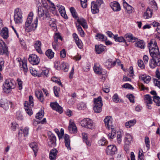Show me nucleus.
<instances>
[{"mask_svg": "<svg viewBox=\"0 0 160 160\" xmlns=\"http://www.w3.org/2000/svg\"><path fill=\"white\" fill-rule=\"evenodd\" d=\"M112 100L114 102L118 103L119 102V98L118 95L116 93L112 97Z\"/></svg>", "mask_w": 160, "mask_h": 160, "instance_id": "603ef678", "label": "nucleus"}, {"mask_svg": "<svg viewBox=\"0 0 160 160\" xmlns=\"http://www.w3.org/2000/svg\"><path fill=\"white\" fill-rule=\"evenodd\" d=\"M36 96L38 98V99L42 102L44 101V98L43 95L41 91H37L35 92Z\"/></svg>", "mask_w": 160, "mask_h": 160, "instance_id": "72a5a7b5", "label": "nucleus"}, {"mask_svg": "<svg viewBox=\"0 0 160 160\" xmlns=\"http://www.w3.org/2000/svg\"><path fill=\"white\" fill-rule=\"evenodd\" d=\"M105 65L108 68H110L112 67V61L111 60H108L105 63Z\"/></svg>", "mask_w": 160, "mask_h": 160, "instance_id": "69168bd1", "label": "nucleus"}, {"mask_svg": "<svg viewBox=\"0 0 160 160\" xmlns=\"http://www.w3.org/2000/svg\"><path fill=\"white\" fill-rule=\"evenodd\" d=\"M0 35L4 39L8 38L9 36L8 28L6 27L3 28L0 32Z\"/></svg>", "mask_w": 160, "mask_h": 160, "instance_id": "412c9836", "label": "nucleus"}, {"mask_svg": "<svg viewBox=\"0 0 160 160\" xmlns=\"http://www.w3.org/2000/svg\"><path fill=\"white\" fill-rule=\"evenodd\" d=\"M48 20L49 21L48 22L49 24L50 27L54 28H55L56 27L55 19L50 18Z\"/></svg>", "mask_w": 160, "mask_h": 160, "instance_id": "79ce46f5", "label": "nucleus"}, {"mask_svg": "<svg viewBox=\"0 0 160 160\" xmlns=\"http://www.w3.org/2000/svg\"><path fill=\"white\" fill-rule=\"evenodd\" d=\"M145 102L146 104H152V102L151 97L149 95L147 94L145 95Z\"/></svg>", "mask_w": 160, "mask_h": 160, "instance_id": "49530a36", "label": "nucleus"}, {"mask_svg": "<svg viewBox=\"0 0 160 160\" xmlns=\"http://www.w3.org/2000/svg\"><path fill=\"white\" fill-rule=\"evenodd\" d=\"M23 133L24 136H27L28 133V128L25 127L24 129H21L18 132V134L19 136Z\"/></svg>", "mask_w": 160, "mask_h": 160, "instance_id": "58836bf2", "label": "nucleus"}, {"mask_svg": "<svg viewBox=\"0 0 160 160\" xmlns=\"http://www.w3.org/2000/svg\"><path fill=\"white\" fill-rule=\"evenodd\" d=\"M38 14L40 18L45 20H48L51 18L48 9H44L42 7H39L38 9Z\"/></svg>", "mask_w": 160, "mask_h": 160, "instance_id": "0eeeda50", "label": "nucleus"}, {"mask_svg": "<svg viewBox=\"0 0 160 160\" xmlns=\"http://www.w3.org/2000/svg\"><path fill=\"white\" fill-rule=\"evenodd\" d=\"M78 47L80 49L82 48V41L79 39H78L75 41Z\"/></svg>", "mask_w": 160, "mask_h": 160, "instance_id": "13d9d810", "label": "nucleus"}, {"mask_svg": "<svg viewBox=\"0 0 160 160\" xmlns=\"http://www.w3.org/2000/svg\"><path fill=\"white\" fill-rule=\"evenodd\" d=\"M62 69L65 72H67L68 70L69 66L68 64L66 63H63L61 65Z\"/></svg>", "mask_w": 160, "mask_h": 160, "instance_id": "3c124183", "label": "nucleus"}, {"mask_svg": "<svg viewBox=\"0 0 160 160\" xmlns=\"http://www.w3.org/2000/svg\"><path fill=\"white\" fill-rule=\"evenodd\" d=\"M68 129L69 132L71 133H76L77 132V128L75 124L72 122L70 121L69 126Z\"/></svg>", "mask_w": 160, "mask_h": 160, "instance_id": "dca6fc26", "label": "nucleus"}, {"mask_svg": "<svg viewBox=\"0 0 160 160\" xmlns=\"http://www.w3.org/2000/svg\"><path fill=\"white\" fill-rule=\"evenodd\" d=\"M8 54V48L5 42L2 41L0 42V55Z\"/></svg>", "mask_w": 160, "mask_h": 160, "instance_id": "f8f14e48", "label": "nucleus"}, {"mask_svg": "<svg viewBox=\"0 0 160 160\" xmlns=\"http://www.w3.org/2000/svg\"><path fill=\"white\" fill-rule=\"evenodd\" d=\"M70 12L73 18H78L77 14L74 8L72 7L70 8Z\"/></svg>", "mask_w": 160, "mask_h": 160, "instance_id": "8fccbe9b", "label": "nucleus"}, {"mask_svg": "<svg viewBox=\"0 0 160 160\" xmlns=\"http://www.w3.org/2000/svg\"><path fill=\"white\" fill-rule=\"evenodd\" d=\"M14 21L16 23H20L22 22V12L21 9L17 8L14 11Z\"/></svg>", "mask_w": 160, "mask_h": 160, "instance_id": "1a4fd4ad", "label": "nucleus"}, {"mask_svg": "<svg viewBox=\"0 0 160 160\" xmlns=\"http://www.w3.org/2000/svg\"><path fill=\"white\" fill-rule=\"evenodd\" d=\"M50 106L53 109L59 112L60 113L62 112V108L57 102L51 103Z\"/></svg>", "mask_w": 160, "mask_h": 160, "instance_id": "ddd939ff", "label": "nucleus"}, {"mask_svg": "<svg viewBox=\"0 0 160 160\" xmlns=\"http://www.w3.org/2000/svg\"><path fill=\"white\" fill-rule=\"evenodd\" d=\"M41 1L43 8H44L45 9H48V8H49V7L46 0H41Z\"/></svg>", "mask_w": 160, "mask_h": 160, "instance_id": "5fc2aeb1", "label": "nucleus"}, {"mask_svg": "<svg viewBox=\"0 0 160 160\" xmlns=\"http://www.w3.org/2000/svg\"><path fill=\"white\" fill-rule=\"evenodd\" d=\"M117 34L115 35L114 36V38L115 41L116 42H124L125 41L124 38L122 37H118Z\"/></svg>", "mask_w": 160, "mask_h": 160, "instance_id": "a18cd8bd", "label": "nucleus"}, {"mask_svg": "<svg viewBox=\"0 0 160 160\" xmlns=\"http://www.w3.org/2000/svg\"><path fill=\"white\" fill-rule=\"evenodd\" d=\"M153 11L152 9H150L149 8H148L143 16V18L145 19H148L151 18L152 16V11Z\"/></svg>", "mask_w": 160, "mask_h": 160, "instance_id": "bb28decb", "label": "nucleus"}, {"mask_svg": "<svg viewBox=\"0 0 160 160\" xmlns=\"http://www.w3.org/2000/svg\"><path fill=\"white\" fill-rule=\"evenodd\" d=\"M112 118L110 117L107 116L104 120L105 126L108 129H110L112 126Z\"/></svg>", "mask_w": 160, "mask_h": 160, "instance_id": "aec40b11", "label": "nucleus"}, {"mask_svg": "<svg viewBox=\"0 0 160 160\" xmlns=\"http://www.w3.org/2000/svg\"><path fill=\"white\" fill-rule=\"evenodd\" d=\"M122 87L125 88H128L130 89H133V88L132 86L129 83H126L122 86Z\"/></svg>", "mask_w": 160, "mask_h": 160, "instance_id": "e2e57ef3", "label": "nucleus"}, {"mask_svg": "<svg viewBox=\"0 0 160 160\" xmlns=\"http://www.w3.org/2000/svg\"><path fill=\"white\" fill-rule=\"evenodd\" d=\"M152 59L150 60L149 66L152 68H154L156 66H160V54L151 56Z\"/></svg>", "mask_w": 160, "mask_h": 160, "instance_id": "20e7f679", "label": "nucleus"}, {"mask_svg": "<svg viewBox=\"0 0 160 160\" xmlns=\"http://www.w3.org/2000/svg\"><path fill=\"white\" fill-rule=\"evenodd\" d=\"M46 55L50 59L52 58L54 56V53L51 49H49L46 51L45 52Z\"/></svg>", "mask_w": 160, "mask_h": 160, "instance_id": "4c0bfd02", "label": "nucleus"}, {"mask_svg": "<svg viewBox=\"0 0 160 160\" xmlns=\"http://www.w3.org/2000/svg\"><path fill=\"white\" fill-rule=\"evenodd\" d=\"M57 7L58 8L61 15L64 18L66 19H68V17L66 13L64 7L59 4L57 5Z\"/></svg>", "mask_w": 160, "mask_h": 160, "instance_id": "f3484780", "label": "nucleus"}, {"mask_svg": "<svg viewBox=\"0 0 160 160\" xmlns=\"http://www.w3.org/2000/svg\"><path fill=\"white\" fill-rule=\"evenodd\" d=\"M77 28L78 31L80 32V35L82 36L84 35V33L82 30V28L80 25L77 26Z\"/></svg>", "mask_w": 160, "mask_h": 160, "instance_id": "338daca9", "label": "nucleus"}, {"mask_svg": "<svg viewBox=\"0 0 160 160\" xmlns=\"http://www.w3.org/2000/svg\"><path fill=\"white\" fill-rule=\"evenodd\" d=\"M126 38L129 42H134L137 41L138 39L135 37L133 36L132 34H127L125 35Z\"/></svg>", "mask_w": 160, "mask_h": 160, "instance_id": "393cba45", "label": "nucleus"}, {"mask_svg": "<svg viewBox=\"0 0 160 160\" xmlns=\"http://www.w3.org/2000/svg\"><path fill=\"white\" fill-rule=\"evenodd\" d=\"M49 72V70L47 68H42V72L39 73V75H38V77H47L48 76Z\"/></svg>", "mask_w": 160, "mask_h": 160, "instance_id": "c756f323", "label": "nucleus"}, {"mask_svg": "<svg viewBox=\"0 0 160 160\" xmlns=\"http://www.w3.org/2000/svg\"><path fill=\"white\" fill-rule=\"evenodd\" d=\"M64 139L66 147L68 150H71L70 140L69 136L67 134H65L64 137Z\"/></svg>", "mask_w": 160, "mask_h": 160, "instance_id": "a878e982", "label": "nucleus"}, {"mask_svg": "<svg viewBox=\"0 0 160 160\" xmlns=\"http://www.w3.org/2000/svg\"><path fill=\"white\" fill-rule=\"evenodd\" d=\"M12 103L10 101H6L0 103V107L5 110L8 109L10 106L12 108Z\"/></svg>", "mask_w": 160, "mask_h": 160, "instance_id": "5701e85b", "label": "nucleus"}, {"mask_svg": "<svg viewBox=\"0 0 160 160\" xmlns=\"http://www.w3.org/2000/svg\"><path fill=\"white\" fill-rule=\"evenodd\" d=\"M138 65L139 67L141 69L144 68H145V65L142 61L141 60H139L138 62Z\"/></svg>", "mask_w": 160, "mask_h": 160, "instance_id": "bf43d9fd", "label": "nucleus"}, {"mask_svg": "<svg viewBox=\"0 0 160 160\" xmlns=\"http://www.w3.org/2000/svg\"><path fill=\"white\" fill-rule=\"evenodd\" d=\"M139 78L144 81V83H148L151 80V77L149 76L146 75H141L139 76Z\"/></svg>", "mask_w": 160, "mask_h": 160, "instance_id": "7c9ffc66", "label": "nucleus"}, {"mask_svg": "<svg viewBox=\"0 0 160 160\" xmlns=\"http://www.w3.org/2000/svg\"><path fill=\"white\" fill-rule=\"evenodd\" d=\"M117 133V142L118 143L120 144L122 141L121 132H118Z\"/></svg>", "mask_w": 160, "mask_h": 160, "instance_id": "052dcab7", "label": "nucleus"}, {"mask_svg": "<svg viewBox=\"0 0 160 160\" xmlns=\"http://www.w3.org/2000/svg\"><path fill=\"white\" fill-rule=\"evenodd\" d=\"M77 22L80 24L84 28H87V23L86 20L84 19L83 18L80 19L78 18L77 19Z\"/></svg>", "mask_w": 160, "mask_h": 160, "instance_id": "c9c22d12", "label": "nucleus"}, {"mask_svg": "<svg viewBox=\"0 0 160 160\" xmlns=\"http://www.w3.org/2000/svg\"><path fill=\"white\" fill-rule=\"evenodd\" d=\"M127 97L129 99L131 102L132 103L134 102V96L132 94L128 95Z\"/></svg>", "mask_w": 160, "mask_h": 160, "instance_id": "0e129e2a", "label": "nucleus"}, {"mask_svg": "<svg viewBox=\"0 0 160 160\" xmlns=\"http://www.w3.org/2000/svg\"><path fill=\"white\" fill-rule=\"evenodd\" d=\"M16 60L19 62L20 66L23 68L25 72H27L28 69L27 62L26 61H22L21 58H18Z\"/></svg>", "mask_w": 160, "mask_h": 160, "instance_id": "4468645a", "label": "nucleus"}, {"mask_svg": "<svg viewBox=\"0 0 160 160\" xmlns=\"http://www.w3.org/2000/svg\"><path fill=\"white\" fill-rule=\"evenodd\" d=\"M105 48V47L101 44L96 45L95 46V50L96 53L99 54L103 52Z\"/></svg>", "mask_w": 160, "mask_h": 160, "instance_id": "b1692460", "label": "nucleus"}, {"mask_svg": "<svg viewBox=\"0 0 160 160\" xmlns=\"http://www.w3.org/2000/svg\"><path fill=\"white\" fill-rule=\"evenodd\" d=\"M93 110L96 113H100L102 111V107L103 105L102 98L100 96L94 99Z\"/></svg>", "mask_w": 160, "mask_h": 160, "instance_id": "7ed1b4c3", "label": "nucleus"}, {"mask_svg": "<svg viewBox=\"0 0 160 160\" xmlns=\"http://www.w3.org/2000/svg\"><path fill=\"white\" fill-rule=\"evenodd\" d=\"M44 112L43 111L41 110L40 112L37 113L36 115V118L37 119L40 120L44 116Z\"/></svg>", "mask_w": 160, "mask_h": 160, "instance_id": "09e8293b", "label": "nucleus"}, {"mask_svg": "<svg viewBox=\"0 0 160 160\" xmlns=\"http://www.w3.org/2000/svg\"><path fill=\"white\" fill-rule=\"evenodd\" d=\"M55 96L56 97H58L59 94L58 91H59V88L56 87H54L53 88Z\"/></svg>", "mask_w": 160, "mask_h": 160, "instance_id": "680f3d73", "label": "nucleus"}, {"mask_svg": "<svg viewBox=\"0 0 160 160\" xmlns=\"http://www.w3.org/2000/svg\"><path fill=\"white\" fill-rule=\"evenodd\" d=\"M18 127V125L16 122L12 123L11 128L12 130L13 131L15 130L16 128Z\"/></svg>", "mask_w": 160, "mask_h": 160, "instance_id": "774afa93", "label": "nucleus"}, {"mask_svg": "<svg viewBox=\"0 0 160 160\" xmlns=\"http://www.w3.org/2000/svg\"><path fill=\"white\" fill-rule=\"evenodd\" d=\"M34 47L38 53L41 54L42 51L41 50V42L40 41H36L34 42Z\"/></svg>", "mask_w": 160, "mask_h": 160, "instance_id": "4be33fe9", "label": "nucleus"}, {"mask_svg": "<svg viewBox=\"0 0 160 160\" xmlns=\"http://www.w3.org/2000/svg\"><path fill=\"white\" fill-rule=\"evenodd\" d=\"M132 140V137L129 134H126L125 138V142L127 144L130 143Z\"/></svg>", "mask_w": 160, "mask_h": 160, "instance_id": "a19ab883", "label": "nucleus"}, {"mask_svg": "<svg viewBox=\"0 0 160 160\" xmlns=\"http://www.w3.org/2000/svg\"><path fill=\"white\" fill-rule=\"evenodd\" d=\"M145 142L146 147L148 149L150 148V141L149 138L148 137H146L145 138Z\"/></svg>", "mask_w": 160, "mask_h": 160, "instance_id": "4d7b16f0", "label": "nucleus"}, {"mask_svg": "<svg viewBox=\"0 0 160 160\" xmlns=\"http://www.w3.org/2000/svg\"><path fill=\"white\" fill-rule=\"evenodd\" d=\"M28 59L29 62L33 65H37L40 62L39 57L35 54L30 55Z\"/></svg>", "mask_w": 160, "mask_h": 160, "instance_id": "9b49d317", "label": "nucleus"}, {"mask_svg": "<svg viewBox=\"0 0 160 160\" xmlns=\"http://www.w3.org/2000/svg\"><path fill=\"white\" fill-rule=\"evenodd\" d=\"M29 146L33 151L35 156L38 149L37 144L36 142H32L30 143Z\"/></svg>", "mask_w": 160, "mask_h": 160, "instance_id": "2f4dec72", "label": "nucleus"}, {"mask_svg": "<svg viewBox=\"0 0 160 160\" xmlns=\"http://www.w3.org/2000/svg\"><path fill=\"white\" fill-rule=\"evenodd\" d=\"M49 140L48 142V145L50 147H54L56 145V139L53 134H52L50 135Z\"/></svg>", "mask_w": 160, "mask_h": 160, "instance_id": "6ab92c4d", "label": "nucleus"}, {"mask_svg": "<svg viewBox=\"0 0 160 160\" xmlns=\"http://www.w3.org/2000/svg\"><path fill=\"white\" fill-rule=\"evenodd\" d=\"M106 152L108 155H113L117 152V149L116 146L114 145H109L107 148Z\"/></svg>", "mask_w": 160, "mask_h": 160, "instance_id": "9d476101", "label": "nucleus"}, {"mask_svg": "<svg viewBox=\"0 0 160 160\" xmlns=\"http://www.w3.org/2000/svg\"><path fill=\"white\" fill-rule=\"evenodd\" d=\"M31 107L29 106L28 101L25 102L24 103V109L27 113L29 116H31L32 114V110L30 108H31Z\"/></svg>", "mask_w": 160, "mask_h": 160, "instance_id": "c85d7f7f", "label": "nucleus"}, {"mask_svg": "<svg viewBox=\"0 0 160 160\" xmlns=\"http://www.w3.org/2000/svg\"><path fill=\"white\" fill-rule=\"evenodd\" d=\"M83 140L84 141L87 146H90L91 144L88 141V135L85 133H82V134Z\"/></svg>", "mask_w": 160, "mask_h": 160, "instance_id": "37998d69", "label": "nucleus"}, {"mask_svg": "<svg viewBox=\"0 0 160 160\" xmlns=\"http://www.w3.org/2000/svg\"><path fill=\"white\" fill-rule=\"evenodd\" d=\"M149 3L151 5V8L152 10L156 11L158 9L157 3L154 0H149Z\"/></svg>", "mask_w": 160, "mask_h": 160, "instance_id": "e433bc0d", "label": "nucleus"}, {"mask_svg": "<svg viewBox=\"0 0 160 160\" xmlns=\"http://www.w3.org/2000/svg\"><path fill=\"white\" fill-rule=\"evenodd\" d=\"M96 37L97 38L96 39L99 40L105 41L107 40V37L102 34L98 33L96 35Z\"/></svg>", "mask_w": 160, "mask_h": 160, "instance_id": "ea45409f", "label": "nucleus"}, {"mask_svg": "<svg viewBox=\"0 0 160 160\" xmlns=\"http://www.w3.org/2000/svg\"><path fill=\"white\" fill-rule=\"evenodd\" d=\"M15 82L12 80H6L3 84V90L5 92H9L15 88Z\"/></svg>", "mask_w": 160, "mask_h": 160, "instance_id": "423d86ee", "label": "nucleus"}, {"mask_svg": "<svg viewBox=\"0 0 160 160\" xmlns=\"http://www.w3.org/2000/svg\"><path fill=\"white\" fill-rule=\"evenodd\" d=\"M80 123L81 125L83 127L91 129L95 128V126L93 121L89 118H85L82 120Z\"/></svg>", "mask_w": 160, "mask_h": 160, "instance_id": "39448f33", "label": "nucleus"}, {"mask_svg": "<svg viewBox=\"0 0 160 160\" xmlns=\"http://www.w3.org/2000/svg\"><path fill=\"white\" fill-rule=\"evenodd\" d=\"M91 2V12L93 14L98 13L99 12V7L103 3V0H96Z\"/></svg>", "mask_w": 160, "mask_h": 160, "instance_id": "6e6552de", "label": "nucleus"}, {"mask_svg": "<svg viewBox=\"0 0 160 160\" xmlns=\"http://www.w3.org/2000/svg\"><path fill=\"white\" fill-rule=\"evenodd\" d=\"M148 47L149 48L151 56H153V55L160 54L157 42L155 40H151L150 42L148 44Z\"/></svg>", "mask_w": 160, "mask_h": 160, "instance_id": "f03ea898", "label": "nucleus"}, {"mask_svg": "<svg viewBox=\"0 0 160 160\" xmlns=\"http://www.w3.org/2000/svg\"><path fill=\"white\" fill-rule=\"evenodd\" d=\"M136 122L135 119L131 120L125 123V126L127 128H129L133 126Z\"/></svg>", "mask_w": 160, "mask_h": 160, "instance_id": "f704fd0d", "label": "nucleus"}, {"mask_svg": "<svg viewBox=\"0 0 160 160\" xmlns=\"http://www.w3.org/2000/svg\"><path fill=\"white\" fill-rule=\"evenodd\" d=\"M33 16V13L32 12H30L28 15L26 21L25 23L24 28L25 31L27 32L34 31L37 27L38 18H36L34 22L32 23Z\"/></svg>", "mask_w": 160, "mask_h": 160, "instance_id": "f257e3e1", "label": "nucleus"}, {"mask_svg": "<svg viewBox=\"0 0 160 160\" xmlns=\"http://www.w3.org/2000/svg\"><path fill=\"white\" fill-rule=\"evenodd\" d=\"M51 79L53 82L57 83L59 85H61L62 87V85L60 82V80L58 78L55 77H53Z\"/></svg>", "mask_w": 160, "mask_h": 160, "instance_id": "6e6d98bb", "label": "nucleus"}, {"mask_svg": "<svg viewBox=\"0 0 160 160\" xmlns=\"http://www.w3.org/2000/svg\"><path fill=\"white\" fill-rule=\"evenodd\" d=\"M153 100L154 102L156 103L157 106H160V98L158 96H155L153 97Z\"/></svg>", "mask_w": 160, "mask_h": 160, "instance_id": "de8ad7c7", "label": "nucleus"}, {"mask_svg": "<svg viewBox=\"0 0 160 160\" xmlns=\"http://www.w3.org/2000/svg\"><path fill=\"white\" fill-rule=\"evenodd\" d=\"M136 47L142 49H143L145 47V42L143 40H138L135 43Z\"/></svg>", "mask_w": 160, "mask_h": 160, "instance_id": "473e14b6", "label": "nucleus"}, {"mask_svg": "<svg viewBox=\"0 0 160 160\" xmlns=\"http://www.w3.org/2000/svg\"><path fill=\"white\" fill-rule=\"evenodd\" d=\"M58 152L57 149L55 148L51 150L49 153V158L50 160H55Z\"/></svg>", "mask_w": 160, "mask_h": 160, "instance_id": "cd10ccee", "label": "nucleus"}, {"mask_svg": "<svg viewBox=\"0 0 160 160\" xmlns=\"http://www.w3.org/2000/svg\"><path fill=\"white\" fill-rule=\"evenodd\" d=\"M124 8H125L127 11V12L128 13H131L132 11V8L128 4L127 5H126L125 7H124Z\"/></svg>", "mask_w": 160, "mask_h": 160, "instance_id": "864d4df0", "label": "nucleus"}, {"mask_svg": "<svg viewBox=\"0 0 160 160\" xmlns=\"http://www.w3.org/2000/svg\"><path fill=\"white\" fill-rule=\"evenodd\" d=\"M29 70L31 73L34 76H37L38 77V75H39V72L38 71H37L34 68H29Z\"/></svg>", "mask_w": 160, "mask_h": 160, "instance_id": "c03bdc74", "label": "nucleus"}, {"mask_svg": "<svg viewBox=\"0 0 160 160\" xmlns=\"http://www.w3.org/2000/svg\"><path fill=\"white\" fill-rule=\"evenodd\" d=\"M110 6L114 11L118 12L121 10V8L119 3L116 1L111 2Z\"/></svg>", "mask_w": 160, "mask_h": 160, "instance_id": "a211bd4d", "label": "nucleus"}, {"mask_svg": "<svg viewBox=\"0 0 160 160\" xmlns=\"http://www.w3.org/2000/svg\"><path fill=\"white\" fill-rule=\"evenodd\" d=\"M93 70L95 73L97 74H104L105 73V72H103V70L100 65L97 64H95L93 67Z\"/></svg>", "mask_w": 160, "mask_h": 160, "instance_id": "2eb2a0df", "label": "nucleus"}]
</instances>
